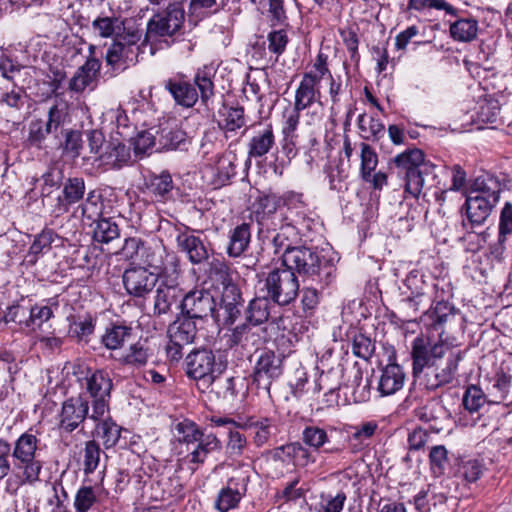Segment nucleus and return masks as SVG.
Wrapping results in <instances>:
<instances>
[{
	"instance_id": "nucleus-1",
	"label": "nucleus",
	"mask_w": 512,
	"mask_h": 512,
	"mask_svg": "<svg viewBox=\"0 0 512 512\" xmlns=\"http://www.w3.org/2000/svg\"><path fill=\"white\" fill-rule=\"evenodd\" d=\"M457 309L447 301H436L435 305L420 316V321L428 329L438 331V340L431 342L423 334L418 335L411 344L412 374L418 381L422 374L434 363L443 359L451 350L455 339L444 337L445 325L456 316Z\"/></svg>"
},
{
	"instance_id": "nucleus-2",
	"label": "nucleus",
	"mask_w": 512,
	"mask_h": 512,
	"mask_svg": "<svg viewBox=\"0 0 512 512\" xmlns=\"http://www.w3.org/2000/svg\"><path fill=\"white\" fill-rule=\"evenodd\" d=\"M185 11L178 3L169 4L164 10L155 13L147 22L142 45L164 43L170 46L168 39L176 36L183 28Z\"/></svg>"
},
{
	"instance_id": "nucleus-3",
	"label": "nucleus",
	"mask_w": 512,
	"mask_h": 512,
	"mask_svg": "<svg viewBox=\"0 0 512 512\" xmlns=\"http://www.w3.org/2000/svg\"><path fill=\"white\" fill-rule=\"evenodd\" d=\"M282 266L290 269L294 274L327 284L331 275V267H322L321 259L313 249L299 246L295 249H286L282 254Z\"/></svg>"
},
{
	"instance_id": "nucleus-4",
	"label": "nucleus",
	"mask_w": 512,
	"mask_h": 512,
	"mask_svg": "<svg viewBox=\"0 0 512 512\" xmlns=\"http://www.w3.org/2000/svg\"><path fill=\"white\" fill-rule=\"evenodd\" d=\"M39 442L30 431L21 434L14 442L12 457L14 467L21 472L22 483L35 484L40 479L43 462L38 458Z\"/></svg>"
},
{
	"instance_id": "nucleus-5",
	"label": "nucleus",
	"mask_w": 512,
	"mask_h": 512,
	"mask_svg": "<svg viewBox=\"0 0 512 512\" xmlns=\"http://www.w3.org/2000/svg\"><path fill=\"white\" fill-rule=\"evenodd\" d=\"M85 389V398H91L92 413L90 417L94 421H100L108 412V398L112 389V380L102 370L91 371L87 369L84 382L81 384Z\"/></svg>"
},
{
	"instance_id": "nucleus-6",
	"label": "nucleus",
	"mask_w": 512,
	"mask_h": 512,
	"mask_svg": "<svg viewBox=\"0 0 512 512\" xmlns=\"http://www.w3.org/2000/svg\"><path fill=\"white\" fill-rule=\"evenodd\" d=\"M457 344L447 352L446 359L436 362L418 380L429 391L448 385L454 381L458 371L459 363L463 359V352L457 348Z\"/></svg>"
},
{
	"instance_id": "nucleus-7",
	"label": "nucleus",
	"mask_w": 512,
	"mask_h": 512,
	"mask_svg": "<svg viewBox=\"0 0 512 512\" xmlns=\"http://www.w3.org/2000/svg\"><path fill=\"white\" fill-rule=\"evenodd\" d=\"M266 296L278 305H288L299 293V282L296 275L285 267L272 269L264 283Z\"/></svg>"
},
{
	"instance_id": "nucleus-8",
	"label": "nucleus",
	"mask_w": 512,
	"mask_h": 512,
	"mask_svg": "<svg viewBox=\"0 0 512 512\" xmlns=\"http://www.w3.org/2000/svg\"><path fill=\"white\" fill-rule=\"evenodd\" d=\"M404 285L411 293L399 302L398 310L402 321L414 322L417 320V314L420 309L427 307L431 302V297L426 291L428 285L418 273L414 272L406 277Z\"/></svg>"
},
{
	"instance_id": "nucleus-9",
	"label": "nucleus",
	"mask_w": 512,
	"mask_h": 512,
	"mask_svg": "<svg viewBox=\"0 0 512 512\" xmlns=\"http://www.w3.org/2000/svg\"><path fill=\"white\" fill-rule=\"evenodd\" d=\"M423 158V152L415 148L400 153L393 159L396 167L400 170L399 173L404 175L405 191L414 198H418L421 194L423 180L418 169Z\"/></svg>"
},
{
	"instance_id": "nucleus-10",
	"label": "nucleus",
	"mask_w": 512,
	"mask_h": 512,
	"mask_svg": "<svg viewBox=\"0 0 512 512\" xmlns=\"http://www.w3.org/2000/svg\"><path fill=\"white\" fill-rule=\"evenodd\" d=\"M283 373V358L272 351H263L253 369V383L258 390L270 396L271 385Z\"/></svg>"
},
{
	"instance_id": "nucleus-11",
	"label": "nucleus",
	"mask_w": 512,
	"mask_h": 512,
	"mask_svg": "<svg viewBox=\"0 0 512 512\" xmlns=\"http://www.w3.org/2000/svg\"><path fill=\"white\" fill-rule=\"evenodd\" d=\"M89 399L85 398V394H79L71 397L63 402L59 415L60 429L65 432L74 431L87 417L91 419L89 414Z\"/></svg>"
},
{
	"instance_id": "nucleus-12",
	"label": "nucleus",
	"mask_w": 512,
	"mask_h": 512,
	"mask_svg": "<svg viewBox=\"0 0 512 512\" xmlns=\"http://www.w3.org/2000/svg\"><path fill=\"white\" fill-rule=\"evenodd\" d=\"M182 312L192 319H204L213 316L216 302L207 290H194L186 294L181 301Z\"/></svg>"
},
{
	"instance_id": "nucleus-13",
	"label": "nucleus",
	"mask_w": 512,
	"mask_h": 512,
	"mask_svg": "<svg viewBox=\"0 0 512 512\" xmlns=\"http://www.w3.org/2000/svg\"><path fill=\"white\" fill-rule=\"evenodd\" d=\"M214 364L215 357L212 351L206 349L194 351L186 358L187 375L209 386L216 382Z\"/></svg>"
},
{
	"instance_id": "nucleus-14",
	"label": "nucleus",
	"mask_w": 512,
	"mask_h": 512,
	"mask_svg": "<svg viewBox=\"0 0 512 512\" xmlns=\"http://www.w3.org/2000/svg\"><path fill=\"white\" fill-rule=\"evenodd\" d=\"M157 278L155 273L144 267L127 269L123 274V283L128 294L135 297H144L155 287Z\"/></svg>"
},
{
	"instance_id": "nucleus-15",
	"label": "nucleus",
	"mask_w": 512,
	"mask_h": 512,
	"mask_svg": "<svg viewBox=\"0 0 512 512\" xmlns=\"http://www.w3.org/2000/svg\"><path fill=\"white\" fill-rule=\"evenodd\" d=\"M85 194V181L81 177H73L67 179L63 183V189L60 195L56 198L53 205L52 213L55 216H60L69 211L71 205L79 202Z\"/></svg>"
},
{
	"instance_id": "nucleus-16",
	"label": "nucleus",
	"mask_w": 512,
	"mask_h": 512,
	"mask_svg": "<svg viewBox=\"0 0 512 512\" xmlns=\"http://www.w3.org/2000/svg\"><path fill=\"white\" fill-rule=\"evenodd\" d=\"M130 148L118 139H111L98 158V167L104 166L108 169H120L130 160Z\"/></svg>"
},
{
	"instance_id": "nucleus-17",
	"label": "nucleus",
	"mask_w": 512,
	"mask_h": 512,
	"mask_svg": "<svg viewBox=\"0 0 512 512\" xmlns=\"http://www.w3.org/2000/svg\"><path fill=\"white\" fill-rule=\"evenodd\" d=\"M243 307V299L240 289L235 284H227L222 291L220 308L223 311L225 325H232Z\"/></svg>"
},
{
	"instance_id": "nucleus-18",
	"label": "nucleus",
	"mask_w": 512,
	"mask_h": 512,
	"mask_svg": "<svg viewBox=\"0 0 512 512\" xmlns=\"http://www.w3.org/2000/svg\"><path fill=\"white\" fill-rule=\"evenodd\" d=\"M405 382L403 368L396 364H388L382 370L378 379L377 391L380 396H390L401 390Z\"/></svg>"
},
{
	"instance_id": "nucleus-19",
	"label": "nucleus",
	"mask_w": 512,
	"mask_h": 512,
	"mask_svg": "<svg viewBox=\"0 0 512 512\" xmlns=\"http://www.w3.org/2000/svg\"><path fill=\"white\" fill-rule=\"evenodd\" d=\"M176 243L192 264H200L208 259V250L200 237L184 231L177 235Z\"/></svg>"
},
{
	"instance_id": "nucleus-20",
	"label": "nucleus",
	"mask_w": 512,
	"mask_h": 512,
	"mask_svg": "<svg viewBox=\"0 0 512 512\" xmlns=\"http://www.w3.org/2000/svg\"><path fill=\"white\" fill-rule=\"evenodd\" d=\"M138 56L139 55L135 53V48H129L123 45L122 42L114 39L113 43L106 51L105 60L107 65L111 66L113 69L123 70L136 64Z\"/></svg>"
},
{
	"instance_id": "nucleus-21",
	"label": "nucleus",
	"mask_w": 512,
	"mask_h": 512,
	"mask_svg": "<svg viewBox=\"0 0 512 512\" xmlns=\"http://www.w3.org/2000/svg\"><path fill=\"white\" fill-rule=\"evenodd\" d=\"M258 222L263 227H267L268 232L271 233V242L275 248V253L286 251V249H295L296 247L292 246V243H295L298 239V231L295 226L290 223L281 224L279 229L270 228L268 219L265 220L264 216L261 220L258 219Z\"/></svg>"
},
{
	"instance_id": "nucleus-22",
	"label": "nucleus",
	"mask_w": 512,
	"mask_h": 512,
	"mask_svg": "<svg viewBox=\"0 0 512 512\" xmlns=\"http://www.w3.org/2000/svg\"><path fill=\"white\" fill-rule=\"evenodd\" d=\"M512 376L506 374L504 371H499L491 379L489 385L486 387V394L488 396V403L492 404H511L512 395L510 394Z\"/></svg>"
},
{
	"instance_id": "nucleus-23",
	"label": "nucleus",
	"mask_w": 512,
	"mask_h": 512,
	"mask_svg": "<svg viewBox=\"0 0 512 512\" xmlns=\"http://www.w3.org/2000/svg\"><path fill=\"white\" fill-rule=\"evenodd\" d=\"M181 296L182 290L179 286L159 284L154 295L153 315L160 317L169 314L172 306L178 302Z\"/></svg>"
},
{
	"instance_id": "nucleus-24",
	"label": "nucleus",
	"mask_w": 512,
	"mask_h": 512,
	"mask_svg": "<svg viewBox=\"0 0 512 512\" xmlns=\"http://www.w3.org/2000/svg\"><path fill=\"white\" fill-rule=\"evenodd\" d=\"M302 441L305 445L316 451L323 449L322 452L325 454L340 455L343 452V447L341 446L326 447L330 440L326 430L319 426L311 425L305 427L302 431Z\"/></svg>"
},
{
	"instance_id": "nucleus-25",
	"label": "nucleus",
	"mask_w": 512,
	"mask_h": 512,
	"mask_svg": "<svg viewBox=\"0 0 512 512\" xmlns=\"http://www.w3.org/2000/svg\"><path fill=\"white\" fill-rule=\"evenodd\" d=\"M238 428L249 430L251 432L252 442L257 448L268 444L271 437L275 435L276 432V426L269 418H251L244 424L238 425Z\"/></svg>"
},
{
	"instance_id": "nucleus-26",
	"label": "nucleus",
	"mask_w": 512,
	"mask_h": 512,
	"mask_svg": "<svg viewBox=\"0 0 512 512\" xmlns=\"http://www.w3.org/2000/svg\"><path fill=\"white\" fill-rule=\"evenodd\" d=\"M495 206L496 204L480 196H467L465 208L467 219L471 227L483 225Z\"/></svg>"
},
{
	"instance_id": "nucleus-27",
	"label": "nucleus",
	"mask_w": 512,
	"mask_h": 512,
	"mask_svg": "<svg viewBox=\"0 0 512 512\" xmlns=\"http://www.w3.org/2000/svg\"><path fill=\"white\" fill-rule=\"evenodd\" d=\"M319 84L310 75H303L295 92L294 107L304 110L319 101L321 97Z\"/></svg>"
},
{
	"instance_id": "nucleus-28",
	"label": "nucleus",
	"mask_w": 512,
	"mask_h": 512,
	"mask_svg": "<svg viewBox=\"0 0 512 512\" xmlns=\"http://www.w3.org/2000/svg\"><path fill=\"white\" fill-rule=\"evenodd\" d=\"M153 353L146 342L138 341L128 348V350L114 355L113 359L120 365L131 367H142L146 365Z\"/></svg>"
},
{
	"instance_id": "nucleus-29",
	"label": "nucleus",
	"mask_w": 512,
	"mask_h": 512,
	"mask_svg": "<svg viewBox=\"0 0 512 512\" xmlns=\"http://www.w3.org/2000/svg\"><path fill=\"white\" fill-rule=\"evenodd\" d=\"M221 448V441L215 434H204L187 455L189 463L196 465V467L192 468V471H195L199 465L203 464L210 453L220 451Z\"/></svg>"
},
{
	"instance_id": "nucleus-30",
	"label": "nucleus",
	"mask_w": 512,
	"mask_h": 512,
	"mask_svg": "<svg viewBox=\"0 0 512 512\" xmlns=\"http://www.w3.org/2000/svg\"><path fill=\"white\" fill-rule=\"evenodd\" d=\"M283 455L296 467L304 468L315 462L311 451L300 442H292L275 449V457Z\"/></svg>"
},
{
	"instance_id": "nucleus-31",
	"label": "nucleus",
	"mask_w": 512,
	"mask_h": 512,
	"mask_svg": "<svg viewBox=\"0 0 512 512\" xmlns=\"http://www.w3.org/2000/svg\"><path fill=\"white\" fill-rule=\"evenodd\" d=\"M100 67L101 63L98 59L89 58L70 79L69 89L75 92L84 91L95 80Z\"/></svg>"
},
{
	"instance_id": "nucleus-32",
	"label": "nucleus",
	"mask_w": 512,
	"mask_h": 512,
	"mask_svg": "<svg viewBox=\"0 0 512 512\" xmlns=\"http://www.w3.org/2000/svg\"><path fill=\"white\" fill-rule=\"evenodd\" d=\"M155 277L160 280L159 284H167V286H179L180 277V260L174 253L166 254L164 264H156Z\"/></svg>"
},
{
	"instance_id": "nucleus-33",
	"label": "nucleus",
	"mask_w": 512,
	"mask_h": 512,
	"mask_svg": "<svg viewBox=\"0 0 512 512\" xmlns=\"http://www.w3.org/2000/svg\"><path fill=\"white\" fill-rule=\"evenodd\" d=\"M275 144L274 132L271 124L259 130L248 143V155L251 158H260L272 149Z\"/></svg>"
},
{
	"instance_id": "nucleus-34",
	"label": "nucleus",
	"mask_w": 512,
	"mask_h": 512,
	"mask_svg": "<svg viewBox=\"0 0 512 512\" xmlns=\"http://www.w3.org/2000/svg\"><path fill=\"white\" fill-rule=\"evenodd\" d=\"M196 334V324L188 317L178 318L169 325L167 330V336L170 340L186 346L194 341Z\"/></svg>"
},
{
	"instance_id": "nucleus-35",
	"label": "nucleus",
	"mask_w": 512,
	"mask_h": 512,
	"mask_svg": "<svg viewBox=\"0 0 512 512\" xmlns=\"http://www.w3.org/2000/svg\"><path fill=\"white\" fill-rule=\"evenodd\" d=\"M165 87L173 96L176 103L183 107L190 108L194 106L198 100V93L190 83L168 80Z\"/></svg>"
},
{
	"instance_id": "nucleus-36",
	"label": "nucleus",
	"mask_w": 512,
	"mask_h": 512,
	"mask_svg": "<svg viewBox=\"0 0 512 512\" xmlns=\"http://www.w3.org/2000/svg\"><path fill=\"white\" fill-rule=\"evenodd\" d=\"M264 330L259 326H254L248 322L236 326L231 334V342L234 345L258 346L262 342Z\"/></svg>"
},
{
	"instance_id": "nucleus-37",
	"label": "nucleus",
	"mask_w": 512,
	"mask_h": 512,
	"mask_svg": "<svg viewBox=\"0 0 512 512\" xmlns=\"http://www.w3.org/2000/svg\"><path fill=\"white\" fill-rule=\"evenodd\" d=\"M70 104L64 99H56L54 104L49 108L47 120L44 121L46 126L56 134L63 125L71 122Z\"/></svg>"
},
{
	"instance_id": "nucleus-38",
	"label": "nucleus",
	"mask_w": 512,
	"mask_h": 512,
	"mask_svg": "<svg viewBox=\"0 0 512 512\" xmlns=\"http://www.w3.org/2000/svg\"><path fill=\"white\" fill-rule=\"evenodd\" d=\"M101 454L100 446L94 440L85 443L83 450V471L88 475L102 467L99 471L100 481L102 482L105 475L106 464L101 465Z\"/></svg>"
},
{
	"instance_id": "nucleus-39",
	"label": "nucleus",
	"mask_w": 512,
	"mask_h": 512,
	"mask_svg": "<svg viewBox=\"0 0 512 512\" xmlns=\"http://www.w3.org/2000/svg\"><path fill=\"white\" fill-rule=\"evenodd\" d=\"M132 328L126 325L113 324L107 327L101 337V343L109 350H118L130 340Z\"/></svg>"
},
{
	"instance_id": "nucleus-40",
	"label": "nucleus",
	"mask_w": 512,
	"mask_h": 512,
	"mask_svg": "<svg viewBox=\"0 0 512 512\" xmlns=\"http://www.w3.org/2000/svg\"><path fill=\"white\" fill-rule=\"evenodd\" d=\"M500 183L493 178L477 177L468 196H480L493 204L500 198Z\"/></svg>"
},
{
	"instance_id": "nucleus-41",
	"label": "nucleus",
	"mask_w": 512,
	"mask_h": 512,
	"mask_svg": "<svg viewBox=\"0 0 512 512\" xmlns=\"http://www.w3.org/2000/svg\"><path fill=\"white\" fill-rule=\"evenodd\" d=\"M251 239L250 226L247 223L235 227L230 234L227 252L232 257L240 256L249 246Z\"/></svg>"
},
{
	"instance_id": "nucleus-42",
	"label": "nucleus",
	"mask_w": 512,
	"mask_h": 512,
	"mask_svg": "<svg viewBox=\"0 0 512 512\" xmlns=\"http://www.w3.org/2000/svg\"><path fill=\"white\" fill-rule=\"evenodd\" d=\"M300 111V109H296L294 106L292 108H286L283 111L282 133L286 141L284 149L287 150L288 154L293 152V148L289 146H294V139L296 138L295 132L300 120Z\"/></svg>"
},
{
	"instance_id": "nucleus-43",
	"label": "nucleus",
	"mask_w": 512,
	"mask_h": 512,
	"mask_svg": "<svg viewBox=\"0 0 512 512\" xmlns=\"http://www.w3.org/2000/svg\"><path fill=\"white\" fill-rule=\"evenodd\" d=\"M269 300L266 295L252 299L246 310V322L254 324V326H260L266 322L269 318Z\"/></svg>"
},
{
	"instance_id": "nucleus-44",
	"label": "nucleus",
	"mask_w": 512,
	"mask_h": 512,
	"mask_svg": "<svg viewBox=\"0 0 512 512\" xmlns=\"http://www.w3.org/2000/svg\"><path fill=\"white\" fill-rule=\"evenodd\" d=\"M63 171L57 167L49 168L40 179H37L36 182L39 183L40 195L42 198V203L46 205V200L53 193V191L58 190L63 182Z\"/></svg>"
},
{
	"instance_id": "nucleus-45",
	"label": "nucleus",
	"mask_w": 512,
	"mask_h": 512,
	"mask_svg": "<svg viewBox=\"0 0 512 512\" xmlns=\"http://www.w3.org/2000/svg\"><path fill=\"white\" fill-rule=\"evenodd\" d=\"M49 134H54L42 119H36L30 122L28 127V135L26 138V146L38 150H46L45 141Z\"/></svg>"
},
{
	"instance_id": "nucleus-46",
	"label": "nucleus",
	"mask_w": 512,
	"mask_h": 512,
	"mask_svg": "<svg viewBox=\"0 0 512 512\" xmlns=\"http://www.w3.org/2000/svg\"><path fill=\"white\" fill-rule=\"evenodd\" d=\"M478 22L473 18H463L450 25L451 37L459 42H471L477 37Z\"/></svg>"
},
{
	"instance_id": "nucleus-47",
	"label": "nucleus",
	"mask_w": 512,
	"mask_h": 512,
	"mask_svg": "<svg viewBox=\"0 0 512 512\" xmlns=\"http://www.w3.org/2000/svg\"><path fill=\"white\" fill-rule=\"evenodd\" d=\"M173 181L171 175L164 171L159 175L151 177L147 188L149 193L156 201H165L169 198L173 189Z\"/></svg>"
},
{
	"instance_id": "nucleus-48",
	"label": "nucleus",
	"mask_w": 512,
	"mask_h": 512,
	"mask_svg": "<svg viewBox=\"0 0 512 512\" xmlns=\"http://www.w3.org/2000/svg\"><path fill=\"white\" fill-rule=\"evenodd\" d=\"M349 382L353 388L352 395L356 403H365L370 399L372 382L369 378H363L361 369H353Z\"/></svg>"
},
{
	"instance_id": "nucleus-49",
	"label": "nucleus",
	"mask_w": 512,
	"mask_h": 512,
	"mask_svg": "<svg viewBox=\"0 0 512 512\" xmlns=\"http://www.w3.org/2000/svg\"><path fill=\"white\" fill-rule=\"evenodd\" d=\"M233 479L228 481V486L222 488L219 491L215 507L220 512H228L229 510L237 507L244 492H241L238 488L233 487Z\"/></svg>"
},
{
	"instance_id": "nucleus-50",
	"label": "nucleus",
	"mask_w": 512,
	"mask_h": 512,
	"mask_svg": "<svg viewBox=\"0 0 512 512\" xmlns=\"http://www.w3.org/2000/svg\"><path fill=\"white\" fill-rule=\"evenodd\" d=\"M358 127L362 137L366 140H379L385 134L384 124L373 116L359 115Z\"/></svg>"
},
{
	"instance_id": "nucleus-51",
	"label": "nucleus",
	"mask_w": 512,
	"mask_h": 512,
	"mask_svg": "<svg viewBox=\"0 0 512 512\" xmlns=\"http://www.w3.org/2000/svg\"><path fill=\"white\" fill-rule=\"evenodd\" d=\"M123 21L115 16H98L92 22V29L99 36L103 38H109L115 36L121 31Z\"/></svg>"
},
{
	"instance_id": "nucleus-52",
	"label": "nucleus",
	"mask_w": 512,
	"mask_h": 512,
	"mask_svg": "<svg viewBox=\"0 0 512 512\" xmlns=\"http://www.w3.org/2000/svg\"><path fill=\"white\" fill-rule=\"evenodd\" d=\"M216 73L212 65H205L198 69L195 75V83L200 91L201 100L206 102L214 95V84L212 78Z\"/></svg>"
},
{
	"instance_id": "nucleus-53",
	"label": "nucleus",
	"mask_w": 512,
	"mask_h": 512,
	"mask_svg": "<svg viewBox=\"0 0 512 512\" xmlns=\"http://www.w3.org/2000/svg\"><path fill=\"white\" fill-rule=\"evenodd\" d=\"M96 434L102 440L105 448L114 447L121 436V427L111 419H104L96 426Z\"/></svg>"
},
{
	"instance_id": "nucleus-54",
	"label": "nucleus",
	"mask_w": 512,
	"mask_h": 512,
	"mask_svg": "<svg viewBox=\"0 0 512 512\" xmlns=\"http://www.w3.org/2000/svg\"><path fill=\"white\" fill-rule=\"evenodd\" d=\"M246 118L242 107H226L223 113V120L220 127L226 133H235L237 130L245 127Z\"/></svg>"
},
{
	"instance_id": "nucleus-55",
	"label": "nucleus",
	"mask_w": 512,
	"mask_h": 512,
	"mask_svg": "<svg viewBox=\"0 0 512 512\" xmlns=\"http://www.w3.org/2000/svg\"><path fill=\"white\" fill-rule=\"evenodd\" d=\"M93 238L97 242L109 243L119 237L118 225L111 218H99L95 221Z\"/></svg>"
},
{
	"instance_id": "nucleus-56",
	"label": "nucleus",
	"mask_w": 512,
	"mask_h": 512,
	"mask_svg": "<svg viewBox=\"0 0 512 512\" xmlns=\"http://www.w3.org/2000/svg\"><path fill=\"white\" fill-rule=\"evenodd\" d=\"M62 134L64 141L58 142V147L62 148L65 155L73 159L77 158L83 147L81 132L74 129H65L62 130Z\"/></svg>"
},
{
	"instance_id": "nucleus-57",
	"label": "nucleus",
	"mask_w": 512,
	"mask_h": 512,
	"mask_svg": "<svg viewBox=\"0 0 512 512\" xmlns=\"http://www.w3.org/2000/svg\"><path fill=\"white\" fill-rule=\"evenodd\" d=\"M486 471L483 460L468 459L459 464L458 475L466 483H474L482 477Z\"/></svg>"
},
{
	"instance_id": "nucleus-58",
	"label": "nucleus",
	"mask_w": 512,
	"mask_h": 512,
	"mask_svg": "<svg viewBox=\"0 0 512 512\" xmlns=\"http://www.w3.org/2000/svg\"><path fill=\"white\" fill-rule=\"evenodd\" d=\"M486 402L488 403V396L479 386H467L462 399L465 410L470 413L477 412Z\"/></svg>"
},
{
	"instance_id": "nucleus-59",
	"label": "nucleus",
	"mask_w": 512,
	"mask_h": 512,
	"mask_svg": "<svg viewBox=\"0 0 512 512\" xmlns=\"http://www.w3.org/2000/svg\"><path fill=\"white\" fill-rule=\"evenodd\" d=\"M213 185L221 187L226 185L236 174L235 166L231 159L226 156H220L215 168L213 169Z\"/></svg>"
},
{
	"instance_id": "nucleus-60",
	"label": "nucleus",
	"mask_w": 512,
	"mask_h": 512,
	"mask_svg": "<svg viewBox=\"0 0 512 512\" xmlns=\"http://www.w3.org/2000/svg\"><path fill=\"white\" fill-rule=\"evenodd\" d=\"M186 133L181 129H163L159 137V149L175 150L186 144Z\"/></svg>"
},
{
	"instance_id": "nucleus-61",
	"label": "nucleus",
	"mask_w": 512,
	"mask_h": 512,
	"mask_svg": "<svg viewBox=\"0 0 512 512\" xmlns=\"http://www.w3.org/2000/svg\"><path fill=\"white\" fill-rule=\"evenodd\" d=\"M53 241V233L51 230L42 231L38 234L30 246L29 252L26 256V261L29 264H35L38 256L49 250Z\"/></svg>"
},
{
	"instance_id": "nucleus-62",
	"label": "nucleus",
	"mask_w": 512,
	"mask_h": 512,
	"mask_svg": "<svg viewBox=\"0 0 512 512\" xmlns=\"http://www.w3.org/2000/svg\"><path fill=\"white\" fill-rule=\"evenodd\" d=\"M102 208H103V200L102 195L96 193V191H90L87 194L86 199L81 204V211L83 217L96 221L99 218H102Z\"/></svg>"
},
{
	"instance_id": "nucleus-63",
	"label": "nucleus",
	"mask_w": 512,
	"mask_h": 512,
	"mask_svg": "<svg viewBox=\"0 0 512 512\" xmlns=\"http://www.w3.org/2000/svg\"><path fill=\"white\" fill-rule=\"evenodd\" d=\"M97 502V489L92 486H81L75 495L76 512H88Z\"/></svg>"
},
{
	"instance_id": "nucleus-64",
	"label": "nucleus",
	"mask_w": 512,
	"mask_h": 512,
	"mask_svg": "<svg viewBox=\"0 0 512 512\" xmlns=\"http://www.w3.org/2000/svg\"><path fill=\"white\" fill-rule=\"evenodd\" d=\"M510 235H512V204L507 202L502 208L499 222L498 246L501 250Z\"/></svg>"
}]
</instances>
